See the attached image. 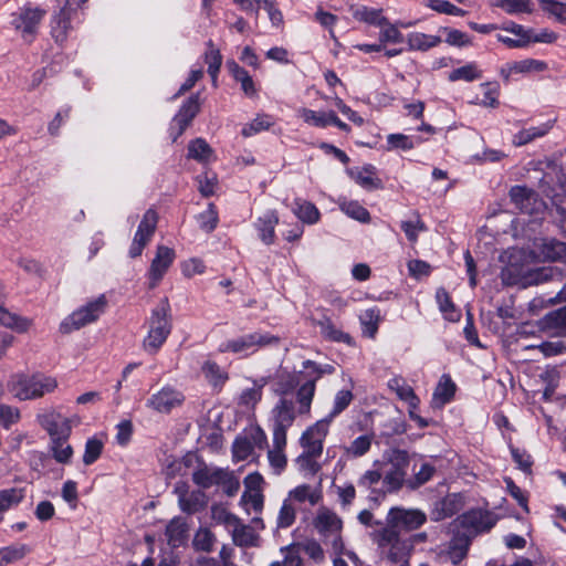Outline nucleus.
Masks as SVG:
<instances>
[{"label":"nucleus","mask_w":566,"mask_h":566,"mask_svg":"<svg viewBox=\"0 0 566 566\" xmlns=\"http://www.w3.org/2000/svg\"><path fill=\"white\" fill-rule=\"evenodd\" d=\"M67 439L52 440L51 451L59 463H69L73 457V448L66 443Z\"/></svg>","instance_id":"0e129e2a"},{"label":"nucleus","mask_w":566,"mask_h":566,"mask_svg":"<svg viewBox=\"0 0 566 566\" xmlns=\"http://www.w3.org/2000/svg\"><path fill=\"white\" fill-rule=\"evenodd\" d=\"M463 506L462 496L460 494H449L437 503V518L442 520L457 514Z\"/></svg>","instance_id":"473e14b6"},{"label":"nucleus","mask_w":566,"mask_h":566,"mask_svg":"<svg viewBox=\"0 0 566 566\" xmlns=\"http://www.w3.org/2000/svg\"><path fill=\"white\" fill-rule=\"evenodd\" d=\"M36 421L48 432L51 441L69 439L71 436V420L54 409H46L38 413Z\"/></svg>","instance_id":"9d476101"},{"label":"nucleus","mask_w":566,"mask_h":566,"mask_svg":"<svg viewBox=\"0 0 566 566\" xmlns=\"http://www.w3.org/2000/svg\"><path fill=\"white\" fill-rule=\"evenodd\" d=\"M373 440V433L357 437L349 443V446L344 448L345 454L349 458L364 457L370 450Z\"/></svg>","instance_id":"ea45409f"},{"label":"nucleus","mask_w":566,"mask_h":566,"mask_svg":"<svg viewBox=\"0 0 566 566\" xmlns=\"http://www.w3.org/2000/svg\"><path fill=\"white\" fill-rule=\"evenodd\" d=\"M302 366L303 370L301 371L283 373L277 377L274 385V392L280 397V399H284V397L293 399V396L295 397L300 386L311 376L313 368L305 367V360Z\"/></svg>","instance_id":"ddd939ff"},{"label":"nucleus","mask_w":566,"mask_h":566,"mask_svg":"<svg viewBox=\"0 0 566 566\" xmlns=\"http://www.w3.org/2000/svg\"><path fill=\"white\" fill-rule=\"evenodd\" d=\"M357 483L359 488L369 492V499L375 502L385 499L388 493H392V491H387V485L384 482V473L378 470L366 471Z\"/></svg>","instance_id":"f3484780"},{"label":"nucleus","mask_w":566,"mask_h":566,"mask_svg":"<svg viewBox=\"0 0 566 566\" xmlns=\"http://www.w3.org/2000/svg\"><path fill=\"white\" fill-rule=\"evenodd\" d=\"M353 398V392L348 389L337 391L334 398L332 411L322 420H328V424H331L333 419L342 413L350 405Z\"/></svg>","instance_id":"5fc2aeb1"},{"label":"nucleus","mask_w":566,"mask_h":566,"mask_svg":"<svg viewBox=\"0 0 566 566\" xmlns=\"http://www.w3.org/2000/svg\"><path fill=\"white\" fill-rule=\"evenodd\" d=\"M400 530L395 523H389L386 518V526L377 534V542L380 547H390L388 557L392 562L400 560L407 552L406 542L400 538Z\"/></svg>","instance_id":"f8f14e48"},{"label":"nucleus","mask_w":566,"mask_h":566,"mask_svg":"<svg viewBox=\"0 0 566 566\" xmlns=\"http://www.w3.org/2000/svg\"><path fill=\"white\" fill-rule=\"evenodd\" d=\"M200 111L199 104V95H191L180 107L178 113L175 115L172 119V126L178 128L174 140L177 139L178 136L182 135L185 129L189 126L192 119Z\"/></svg>","instance_id":"aec40b11"},{"label":"nucleus","mask_w":566,"mask_h":566,"mask_svg":"<svg viewBox=\"0 0 566 566\" xmlns=\"http://www.w3.org/2000/svg\"><path fill=\"white\" fill-rule=\"evenodd\" d=\"M44 15L45 10L25 6L12 14L11 24L25 42L31 43Z\"/></svg>","instance_id":"1a4fd4ad"},{"label":"nucleus","mask_w":566,"mask_h":566,"mask_svg":"<svg viewBox=\"0 0 566 566\" xmlns=\"http://www.w3.org/2000/svg\"><path fill=\"white\" fill-rule=\"evenodd\" d=\"M359 319L364 327V334L373 338L378 331L380 311L377 307L367 308L360 314Z\"/></svg>","instance_id":"8fccbe9b"},{"label":"nucleus","mask_w":566,"mask_h":566,"mask_svg":"<svg viewBox=\"0 0 566 566\" xmlns=\"http://www.w3.org/2000/svg\"><path fill=\"white\" fill-rule=\"evenodd\" d=\"M470 544V535H462L461 532L458 531L450 539L446 551L440 553V557L457 565L467 557Z\"/></svg>","instance_id":"412c9836"},{"label":"nucleus","mask_w":566,"mask_h":566,"mask_svg":"<svg viewBox=\"0 0 566 566\" xmlns=\"http://www.w3.org/2000/svg\"><path fill=\"white\" fill-rule=\"evenodd\" d=\"M253 452V443L248 437H238L232 444V455L235 461L247 460Z\"/></svg>","instance_id":"338daca9"},{"label":"nucleus","mask_w":566,"mask_h":566,"mask_svg":"<svg viewBox=\"0 0 566 566\" xmlns=\"http://www.w3.org/2000/svg\"><path fill=\"white\" fill-rule=\"evenodd\" d=\"M107 300L105 295H99L97 298L87 302L62 321L60 332L62 334H70L96 322L105 312Z\"/></svg>","instance_id":"20e7f679"},{"label":"nucleus","mask_w":566,"mask_h":566,"mask_svg":"<svg viewBox=\"0 0 566 566\" xmlns=\"http://www.w3.org/2000/svg\"><path fill=\"white\" fill-rule=\"evenodd\" d=\"M455 391V385L448 376H443L439 381L434 392L433 399L440 401L442 405L449 402Z\"/></svg>","instance_id":"e2e57ef3"},{"label":"nucleus","mask_w":566,"mask_h":566,"mask_svg":"<svg viewBox=\"0 0 566 566\" xmlns=\"http://www.w3.org/2000/svg\"><path fill=\"white\" fill-rule=\"evenodd\" d=\"M342 211L347 214L348 217L367 223L370 221V214L366 208H364L359 202L357 201H346L340 205Z\"/></svg>","instance_id":"680f3d73"},{"label":"nucleus","mask_w":566,"mask_h":566,"mask_svg":"<svg viewBox=\"0 0 566 566\" xmlns=\"http://www.w3.org/2000/svg\"><path fill=\"white\" fill-rule=\"evenodd\" d=\"M293 211L295 216L305 223L313 224L319 219V211L312 202L296 199Z\"/></svg>","instance_id":"a19ab883"},{"label":"nucleus","mask_w":566,"mask_h":566,"mask_svg":"<svg viewBox=\"0 0 566 566\" xmlns=\"http://www.w3.org/2000/svg\"><path fill=\"white\" fill-rule=\"evenodd\" d=\"M279 223L277 213L273 210L266 211L262 217H260L255 222V228L259 231L260 239L265 244L274 243L275 239V226Z\"/></svg>","instance_id":"cd10ccee"},{"label":"nucleus","mask_w":566,"mask_h":566,"mask_svg":"<svg viewBox=\"0 0 566 566\" xmlns=\"http://www.w3.org/2000/svg\"><path fill=\"white\" fill-rule=\"evenodd\" d=\"M207 51L205 53V62L208 65V73L212 78L213 84L217 83L218 73L222 64V55L211 40L207 42Z\"/></svg>","instance_id":"a18cd8bd"},{"label":"nucleus","mask_w":566,"mask_h":566,"mask_svg":"<svg viewBox=\"0 0 566 566\" xmlns=\"http://www.w3.org/2000/svg\"><path fill=\"white\" fill-rule=\"evenodd\" d=\"M274 123L273 116L269 114H259L253 120L243 126L241 134L244 137H251L263 130L270 129Z\"/></svg>","instance_id":"37998d69"},{"label":"nucleus","mask_w":566,"mask_h":566,"mask_svg":"<svg viewBox=\"0 0 566 566\" xmlns=\"http://www.w3.org/2000/svg\"><path fill=\"white\" fill-rule=\"evenodd\" d=\"M149 331L143 342L144 349L149 354H156L171 333L172 323L168 298H163L151 311L148 321Z\"/></svg>","instance_id":"f03ea898"},{"label":"nucleus","mask_w":566,"mask_h":566,"mask_svg":"<svg viewBox=\"0 0 566 566\" xmlns=\"http://www.w3.org/2000/svg\"><path fill=\"white\" fill-rule=\"evenodd\" d=\"M227 67L232 75V77L240 83L241 90L248 97L256 96L255 84L248 73L242 66H240L235 61H228Z\"/></svg>","instance_id":"c85d7f7f"},{"label":"nucleus","mask_w":566,"mask_h":566,"mask_svg":"<svg viewBox=\"0 0 566 566\" xmlns=\"http://www.w3.org/2000/svg\"><path fill=\"white\" fill-rule=\"evenodd\" d=\"M384 459V482L387 491L396 492L403 485L409 467V454L405 450L390 449L386 451Z\"/></svg>","instance_id":"39448f33"},{"label":"nucleus","mask_w":566,"mask_h":566,"mask_svg":"<svg viewBox=\"0 0 566 566\" xmlns=\"http://www.w3.org/2000/svg\"><path fill=\"white\" fill-rule=\"evenodd\" d=\"M296 513H297L296 506L293 503H291L290 501H287V499L285 497L283 500V503L280 507V511H279V514L276 517V527L277 528L291 527L296 520Z\"/></svg>","instance_id":"6e6d98bb"},{"label":"nucleus","mask_w":566,"mask_h":566,"mask_svg":"<svg viewBox=\"0 0 566 566\" xmlns=\"http://www.w3.org/2000/svg\"><path fill=\"white\" fill-rule=\"evenodd\" d=\"M305 367L313 368V371L297 389L295 400L284 397V399H279L272 409V434L275 437H286L287 429L293 424L297 416L310 415L316 391V382L323 376L333 375L336 370L332 364H318L311 359L305 360Z\"/></svg>","instance_id":"f257e3e1"},{"label":"nucleus","mask_w":566,"mask_h":566,"mask_svg":"<svg viewBox=\"0 0 566 566\" xmlns=\"http://www.w3.org/2000/svg\"><path fill=\"white\" fill-rule=\"evenodd\" d=\"M157 223L158 213L153 208L148 209L144 213L130 244L128 251L130 258H137L143 253L144 248L149 243L156 231Z\"/></svg>","instance_id":"9b49d317"},{"label":"nucleus","mask_w":566,"mask_h":566,"mask_svg":"<svg viewBox=\"0 0 566 566\" xmlns=\"http://www.w3.org/2000/svg\"><path fill=\"white\" fill-rule=\"evenodd\" d=\"M184 400L185 396L179 390L165 386L147 399L146 406L157 412L168 413L179 407Z\"/></svg>","instance_id":"4468645a"},{"label":"nucleus","mask_w":566,"mask_h":566,"mask_svg":"<svg viewBox=\"0 0 566 566\" xmlns=\"http://www.w3.org/2000/svg\"><path fill=\"white\" fill-rule=\"evenodd\" d=\"M437 302L439 304V308L444 315V317L449 321H457L460 317L459 312L455 310L453 302L449 293L444 289H439L436 294Z\"/></svg>","instance_id":"4d7b16f0"},{"label":"nucleus","mask_w":566,"mask_h":566,"mask_svg":"<svg viewBox=\"0 0 566 566\" xmlns=\"http://www.w3.org/2000/svg\"><path fill=\"white\" fill-rule=\"evenodd\" d=\"M212 155V149L209 144L202 139L197 138L188 146V157L198 161H207Z\"/></svg>","instance_id":"bf43d9fd"},{"label":"nucleus","mask_w":566,"mask_h":566,"mask_svg":"<svg viewBox=\"0 0 566 566\" xmlns=\"http://www.w3.org/2000/svg\"><path fill=\"white\" fill-rule=\"evenodd\" d=\"M389 523H395L400 531L410 532L422 526L427 516L420 510L392 507L388 513Z\"/></svg>","instance_id":"dca6fc26"},{"label":"nucleus","mask_w":566,"mask_h":566,"mask_svg":"<svg viewBox=\"0 0 566 566\" xmlns=\"http://www.w3.org/2000/svg\"><path fill=\"white\" fill-rule=\"evenodd\" d=\"M348 174L359 186L367 190L384 187L381 179L376 176V168L373 165H366L360 169H350Z\"/></svg>","instance_id":"a878e982"},{"label":"nucleus","mask_w":566,"mask_h":566,"mask_svg":"<svg viewBox=\"0 0 566 566\" xmlns=\"http://www.w3.org/2000/svg\"><path fill=\"white\" fill-rule=\"evenodd\" d=\"M231 533L233 543L241 547L253 546L256 539L252 527L242 524L240 520L233 525Z\"/></svg>","instance_id":"79ce46f5"},{"label":"nucleus","mask_w":566,"mask_h":566,"mask_svg":"<svg viewBox=\"0 0 566 566\" xmlns=\"http://www.w3.org/2000/svg\"><path fill=\"white\" fill-rule=\"evenodd\" d=\"M400 227L410 242L418 240L419 232L427 231V227L418 213H415V220L401 221Z\"/></svg>","instance_id":"69168bd1"},{"label":"nucleus","mask_w":566,"mask_h":566,"mask_svg":"<svg viewBox=\"0 0 566 566\" xmlns=\"http://www.w3.org/2000/svg\"><path fill=\"white\" fill-rule=\"evenodd\" d=\"M328 420L321 419L303 432L300 439V443L304 449L303 453L321 457L323 441L328 432Z\"/></svg>","instance_id":"2eb2a0df"},{"label":"nucleus","mask_w":566,"mask_h":566,"mask_svg":"<svg viewBox=\"0 0 566 566\" xmlns=\"http://www.w3.org/2000/svg\"><path fill=\"white\" fill-rule=\"evenodd\" d=\"M207 495L200 490L191 491L188 496L178 503L180 510L187 514H193L203 510L207 505Z\"/></svg>","instance_id":"4c0bfd02"},{"label":"nucleus","mask_w":566,"mask_h":566,"mask_svg":"<svg viewBox=\"0 0 566 566\" xmlns=\"http://www.w3.org/2000/svg\"><path fill=\"white\" fill-rule=\"evenodd\" d=\"M422 142L423 139L419 136L411 137L405 134H390L387 136V150H411L416 145H419Z\"/></svg>","instance_id":"c03bdc74"},{"label":"nucleus","mask_w":566,"mask_h":566,"mask_svg":"<svg viewBox=\"0 0 566 566\" xmlns=\"http://www.w3.org/2000/svg\"><path fill=\"white\" fill-rule=\"evenodd\" d=\"M537 250L545 261L566 263L565 242L553 238H545L537 244Z\"/></svg>","instance_id":"4be33fe9"},{"label":"nucleus","mask_w":566,"mask_h":566,"mask_svg":"<svg viewBox=\"0 0 566 566\" xmlns=\"http://www.w3.org/2000/svg\"><path fill=\"white\" fill-rule=\"evenodd\" d=\"M524 272L525 270L523 266L511 263L502 269L500 277L504 285H516L522 287V283L524 281Z\"/></svg>","instance_id":"864d4df0"},{"label":"nucleus","mask_w":566,"mask_h":566,"mask_svg":"<svg viewBox=\"0 0 566 566\" xmlns=\"http://www.w3.org/2000/svg\"><path fill=\"white\" fill-rule=\"evenodd\" d=\"M272 449L268 451V459L275 474H280L287 464L285 455L286 437L272 438Z\"/></svg>","instance_id":"393cba45"},{"label":"nucleus","mask_w":566,"mask_h":566,"mask_svg":"<svg viewBox=\"0 0 566 566\" xmlns=\"http://www.w3.org/2000/svg\"><path fill=\"white\" fill-rule=\"evenodd\" d=\"M216 537L208 528H199L193 537L192 544L197 551L211 552Z\"/></svg>","instance_id":"774afa93"},{"label":"nucleus","mask_w":566,"mask_h":566,"mask_svg":"<svg viewBox=\"0 0 566 566\" xmlns=\"http://www.w3.org/2000/svg\"><path fill=\"white\" fill-rule=\"evenodd\" d=\"M563 279V270L558 266L547 265L535 269H528L524 272V281L522 289L533 285H539L548 281H560Z\"/></svg>","instance_id":"6ab92c4d"},{"label":"nucleus","mask_w":566,"mask_h":566,"mask_svg":"<svg viewBox=\"0 0 566 566\" xmlns=\"http://www.w3.org/2000/svg\"><path fill=\"white\" fill-rule=\"evenodd\" d=\"M314 526L325 541L332 544L335 551L343 548L340 536L343 522L335 512L327 507H321L314 518Z\"/></svg>","instance_id":"6e6552de"},{"label":"nucleus","mask_w":566,"mask_h":566,"mask_svg":"<svg viewBox=\"0 0 566 566\" xmlns=\"http://www.w3.org/2000/svg\"><path fill=\"white\" fill-rule=\"evenodd\" d=\"M56 387V379L43 374H18L12 377L10 382V390L19 400L39 399L45 394L53 392Z\"/></svg>","instance_id":"7ed1b4c3"},{"label":"nucleus","mask_w":566,"mask_h":566,"mask_svg":"<svg viewBox=\"0 0 566 566\" xmlns=\"http://www.w3.org/2000/svg\"><path fill=\"white\" fill-rule=\"evenodd\" d=\"M541 9L554 17L558 22L566 24V4L564 0H539Z\"/></svg>","instance_id":"13d9d810"},{"label":"nucleus","mask_w":566,"mask_h":566,"mask_svg":"<svg viewBox=\"0 0 566 566\" xmlns=\"http://www.w3.org/2000/svg\"><path fill=\"white\" fill-rule=\"evenodd\" d=\"M408 49L410 51L426 52L432 48L438 46L442 40L439 35L426 34L422 32H411L406 38Z\"/></svg>","instance_id":"c756f323"},{"label":"nucleus","mask_w":566,"mask_h":566,"mask_svg":"<svg viewBox=\"0 0 566 566\" xmlns=\"http://www.w3.org/2000/svg\"><path fill=\"white\" fill-rule=\"evenodd\" d=\"M497 522V516L481 509L470 510L455 520L462 535H470V539L480 533L490 531Z\"/></svg>","instance_id":"0eeeda50"},{"label":"nucleus","mask_w":566,"mask_h":566,"mask_svg":"<svg viewBox=\"0 0 566 566\" xmlns=\"http://www.w3.org/2000/svg\"><path fill=\"white\" fill-rule=\"evenodd\" d=\"M552 123L548 122L538 126L522 129L516 135H514L513 143L516 146L526 145L536 138L545 136L552 129Z\"/></svg>","instance_id":"e433bc0d"},{"label":"nucleus","mask_w":566,"mask_h":566,"mask_svg":"<svg viewBox=\"0 0 566 566\" xmlns=\"http://www.w3.org/2000/svg\"><path fill=\"white\" fill-rule=\"evenodd\" d=\"M481 77H482V71L473 62L468 63L461 67L454 69L452 72L449 73V76H448L450 82H457V81L472 82L475 80H480Z\"/></svg>","instance_id":"de8ad7c7"},{"label":"nucleus","mask_w":566,"mask_h":566,"mask_svg":"<svg viewBox=\"0 0 566 566\" xmlns=\"http://www.w3.org/2000/svg\"><path fill=\"white\" fill-rule=\"evenodd\" d=\"M30 548L25 544H14L0 548V566L10 565L27 556Z\"/></svg>","instance_id":"49530a36"},{"label":"nucleus","mask_w":566,"mask_h":566,"mask_svg":"<svg viewBox=\"0 0 566 566\" xmlns=\"http://www.w3.org/2000/svg\"><path fill=\"white\" fill-rule=\"evenodd\" d=\"M31 323L29 318L11 313L0 305V325L19 333H24L30 328Z\"/></svg>","instance_id":"c9c22d12"},{"label":"nucleus","mask_w":566,"mask_h":566,"mask_svg":"<svg viewBox=\"0 0 566 566\" xmlns=\"http://www.w3.org/2000/svg\"><path fill=\"white\" fill-rule=\"evenodd\" d=\"M175 251L166 245H158L156 255L151 261L149 269V277L151 281V287L156 286L157 283L163 279L169 266L175 260Z\"/></svg>","instance_id":"a211bd4d"},{"label":"nucleus","mask_w":566,"mask_h":566,"mask_svg":"<svg viewBox=\"0 0 566 566\" xmlns=\"http://www.w3.org/2000/svg\"><path fill=\"white\" fill-rule=\"evenodd\" d=\"M223 475H226V469L203 465L192 473V481L202 489H209L212 485H219L220 482H223Z\"/></svg>","instance_id":"b1692460"},{"label":"nucleus","mask_w":566,"mask_h":566,"mask_svg":"<svg viewBox=\"0 0 566 566\" xmlns=\"http://www.w3.org/2000/svg\"><path fill=\"white\" fill-rule=\"evenodd\" d=\"M71 12L69 0H64V6L57 14L52 19V36L55 42L63 43L66 38L69 30L71 29Z\"/></svg>","instance_id":"5701e85b"},{"label":"nucleus","mask_w":566,"mask_h":566,"mask_svg":"<svg viewBox=\"0 0 566 566\" xmlns=\"http://www.w3.org/2000/svg\"><path fill=\"white\" fill-rule=\"evenodd\" d=\"M199 227L206 232H212L218 224V211L213 203H209L208 208L197 217Z\"/></svg>","instance_id":"052dcab7"},{"label":"nucleus","mask_w":566,"mask_h":566,"mask_svg":"<svg viewBox=\"0 0 566 566\" xmlns=\"http://www.w3.org/2000/svg\"><path fill=\"white\" fill-rule=\"evenodd\" d=\"M536 192L525 186H514L510 190L512 202L522 211L528 212V206L536 200Z\"/></svg>","instance_id":"58836bf2"},{"label":"nucleus","mask_w":566,"mask_h":566,"mask_svg":"<svg viewBox=\"0 0 566 566\" xmlns=\"http://www.w3.org/2000/svg\"><path fill=\"white\" fill-rule=\"evenodd\" d=\"M23 497V489L11 488L0 491V522L3 520L2 513L18 505L22 502Z\"/></svg>","instance_id":"09e8293b"},{"label":"nucleus","mask_w":566,"mask_h":566,"mask_svg":"<svg viewBox=\"0 0 566 566\" xmlns=\"http://www.w3.org/2000/svg\"><path fill=\"white\" fill-rule=\"evenodd\" d=\"M287 501L293 503L310 502L311 505H316L321 500V494L312 489L308 484H301L291 490L286 496Z\"/></svg>","instance_id":"72a5a7b5"},{"label":"nucleus","mask_w":566,"mask_h":566,"mask_svg":"<svg viewBox=\"0 0 566 566\" xmlns=\"http://www.w3.org/2000/svg\"><path fill=\"white\" fill-rule=\"evenodd\" d=\"M316 325L319 327V332L325 339L354 345L353 337L338 328L329 317L323 316L316 322Z\"/></svg>","instance_id":"bb28decb"},{"label":"nucleus","mask_w":566,"mask_h":566,"mask_svg":"<svg viewBox=\"0 0 566 566\" xmlns=\"http://www.w3.org/2000/svg\"><path fill=\"white\" fill-rule=\"evenodd\" d=\"M188 526L182 517H174L166 527V537L171 547L181 546L187 539Z\"/></svg>","instance_id":"7c9ffc66"},{"label":"nucleus","mask_w":566,"mask_h":566,"mask_svg":"<svg viewBox=\"0 0 566 566\" xmlns=\"http://www.w3.org/2000/svg\"><path fill=\"white\" fill-rule=\"evenodd\" d=\"M353 17L357 21L365 22L370 25L379 27L387 23V18L382 15L381 9L369 8L366 6L357 7L353 11Z\"/></svg>","instance_id":"f704fd0d"},{"label":"nucleus","mask_w":566,"mask_h":566,"mask_svg":"<svg viewBox=\"0 0 566 566\" xmlns=\"http://www.w3.org/2000/svg\"><path fill=\"white\" fill-rule=\"evenodd\" d=\"M280 338L269 333L254 332L240 336L234 339H228L219 345L220 353L244 354L254 353L258 348L279 345Z\"/></svg>","instance_id":"423d86ee"},{"label":"nucleus","mask_w":566,"mask_h":566,"mask_svg":"<svg viewBox=\"0 0 566 566\" xmlns=\"http://www.w3.org/2000/svg\"><path fill=\"white\" fill-rule=\"evenodd\" d=\"M202 374L213 387H221L228 380V374L214 361H206L202 365Z\"/></svg>","instance_id":"603ef678"},{"label":"nucleus","mask_w":566,"mask_h":566,"mask_svg":"<svg viewBox=\"0 0 566 566\" xmlns=\"http://www.w3.org/2000/svg\"><path fill=\"white\" fill-rule=\"evenodd\" d=\"M268 384V378L262 377L253 381L252 388H247L240 395V403L243 406H255L262 398V389Z\"/></svg>","instance_id":"3c124183"},{"label":"nucleus","mask_w":566,"mask_h":566,"mask_svg":"<svg viewBox=\"0 0 566 566\" xmlns=\"http://www.w3.org/2000/svg\"><path fill=\"white\" fill-rule=\"evenodd\" d=\"M388 387L390 390L395 391L401 400L406 401L409 408L417 409L419 407V398L405 379L399 377L392 378L388 381Z\"/></svg>","instance_id":"2f4dec72"}]
</instances>
